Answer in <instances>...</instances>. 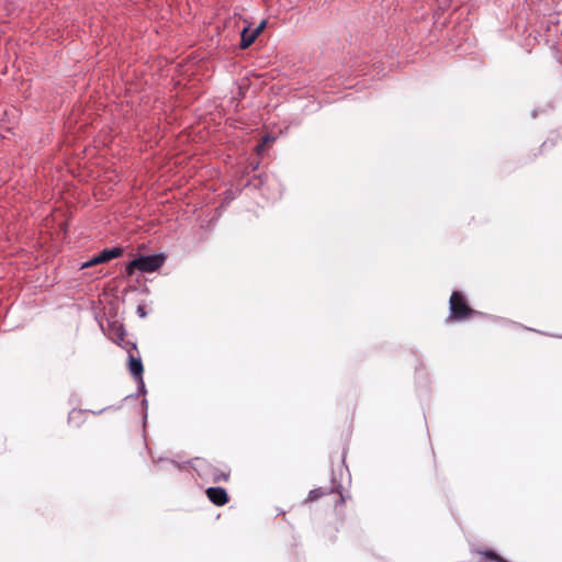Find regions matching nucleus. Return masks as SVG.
I'll return each instance as SVG.
<instances>
[{
  "instance_id": "f257e3e1",
  "label": "nucleus",
  "mask_w": 562,
  "mask_h": 562,
  "mask_svg": "<svg viewBox=\"0 0 562 562\" xmlns=\"http://www.w3.org/2000/svg\"><path fill=\"white\" fill-rule=\"evenodd\" d=\"M450 314L448 322H462L471 318L476 312L471 308L464 295L459 291H453L449 300Z\"/></svg>"
},
{
  "instance_id": "f03ea898",
  "label": "nucleus",
  "mask_w": 562,
  "mask_h": 562,
  "mask_svg": "<svg viewBox=\"0 0 562 562\" xmlns=\"http://www.w3.org/2000/svg\"><path fill=\"white\" fill-rule=\"evenodd\" d=\"M165 261V257L160 255L140 256L132 260L126 267V273L132 276L135 270L142 272H154L158 270Z\"/></svg>"
},
{
  "instance_id": "7ed1b4c3",
  "label": "nucleus",
  "mask_w": 562,
  "mask_h": 562,
  "mask_svg": "<svg viewBox=\"0 0 562 562\" xmlns=\"http://www.w3.org/2000/svg\"><path fill=\"white\" fill-rule=\"evenodd\" d=\"M191 468L198 473L199 476H212L214 482H218L221 479L227 480L229 473L220 472L216 469H213L212 465L204 459L195 458L190 462Z\"/></svg>"
},
{
  "instance_id": "20e7f679",
  "label": "nucleus",
  "mask_w": 562,
  "mask_h": 562,
  "mask_svg": "<svg viewBox=\"0 0 562 562\" xmlns=\"http://www.w3.org/2000/svg\"><path fill=\"white\" fill-rule=\"evenodd\" d=\"M122 254H123L122 247H113V248L103 249L99 255L94 256L89 261L82 263L81 269L108 262L112 259L121 257Z\"/></svg>"
},
{
  "instance_id": "39448f33",
  "label": "nucleus",
  "mask_w": 562,
  "mask_h": 562,
  "mask_svg": "<svg viewBox=\"0 0 562 562\" xmlns=\"http://www.w3.org/2000/svg\"><path fill=\"white\" fill-rule=\"evenodd\" d=\"M127 368L134 380L140 385V391H144V367L139 353L135 355L134 352H131L127 361Z\"/></svg>"
},
{
  "instance_id": "423d86ee",
  "label": "nucleus",
  "mask_w": 562,
  "mask_h": 562,
  "mask_svg": "<svg viewBox=\"0 0 562 562\" xmlns=\"http://www.w3.org/2000/svg\"><path fill=\"white\" fill-rule=\"evenodd\" d=\"M125 329L123 327V325L119 324V323H113L111 325V334H110V337L111 339L117 344V345H122V342L124 341V338H125Z\"/></svg>"
},
{
  "instance_id": "0eeeda50",
  "label": "nucleus",
  "mask_w": 562,
  "mask_h": 562,
  "mask_svg": "<svg viewBox=\"0 0 562 562\" xmlns=\"http://www.w3.org/2000/svg\"><path fill=\"white\" fill-rule=\"evenodd\" d=\"M256 38V34H254L248 27H245L240 34V47L244 49L249 47Z\"/></svg>"
},
{
  "instance_id": "6e6552de",
  "label": "nucleus",
  "mask_w": 562,
  "mask_h": 562,
  "mask_svg": "<svg viewBox=\"0 0 562 562\" xmlns=\"http://www.w3.org/2000/svg\"><path fill=\"white\" fill-rule=\"evenodd\" d=\"M209 499L217 505L223 506L228 502V494H206Z\"/></svg>"
},
{
  "instance_id": "1a4fd4ad",
  "label": "nucleus",
  "mask_w": 562,
  "mask_h": 562,
  "mask_svg": "<svg viewBox=\"0 0 562 562\" xmlns=\"http://www.w3.org/2000/svg\"><path fill=\"white\" fill-rule=\"evenodd\" d=\"M121 346L127 351L128 356L131 355V352H134L135 355L138 353L135 342L124 340Z\"/></svg>"
},
{
  "instance_id": "9d476101",
  "label": "nucleus",
  "mask_w": 562,
  "mask_h": 562,
  "mask_svg": "<svg viewBox=\"0 0 562 562\" xmlns=\"http://www.w3.org/2000/svg\"><path fill=\"white\" fill-rule=\"evenodd\" d=\"M266 24L267 22L266 21H262L254 31H251L254 34H256V36H258L262 31L263 29L266 27Z\"/></svg>"
},
{
  "instance_id": "9b49d317",
  "label": "nucleus",
  "mask_w": 562,
  "mask_h": 562,
  "mask_svg": "<svg viewBox=\"0 0 562 562\" xmlns=\"http://www.w3.org/2000/svg\"><path fill=\"white\" fill-rule=\"evenodd\" d=\"M485 554L492 561H497V562L501 561V558L495 552H493V551H488Z\"/></svg>"
},
{
  "instance_id": "f8f14e48",
  "label": "nucleus",
  "mask_w": 562,
  "mask_h": 562,
  "mask_svg": "<svg viewBox=\"0 0 562 562\" xmlns=\"http://www.w3.org/2000/svg\"><path fill=\"white\" fill-rule=\"evenodd\" d=\"M204 492H226L225 488L218 486H210Z\"/></svg>"
},
{
  "instance_id": "ddd939ff",
  "label": "nucleus",
  "mask_w": 562,
  "mask_h": 562,
  "mask_svg": "<svg viewBox=\"0 0 562 562\" xmlns=\"http://www.w3.org/2000/svg\"><path fill=\"white\" fill-rule=\"evenodd\" d=\"M137 313L139 314L140 317H145L146 316V312H145V308L144 306L139 305L137 307Z\"/></svg>"
},
{
  "instance_id": "4468645a",
  "label": "nucleus",
  "mask_w": 562,
  "mask_h": 562,
  "mask_svg": "<svg viewBox=\"0 0 562 562\" xmlns=\"http://www.w3.org/2000/svg\"><path fill=\"white\" fill-rule=\"evenodd\" d=\"M330 492H336V493H339V492H342V488H331Z\"/></svg>"
},
{
  "instance_id": "2eb2a0df",
  "label": "nucleus",
  "mask_w": 562,
  "mask_h": 562,
  "mask_svg": "<svg viewBox=\"0 0 562 562\" xmlns=\"http://www.w3.org/2000/svg\"><path fill=\"white\" fill-rule=\"evenodd\" d=\"M169 463L173 467H179L175 461H170Z\"/></svg>"
}]
</instances>
